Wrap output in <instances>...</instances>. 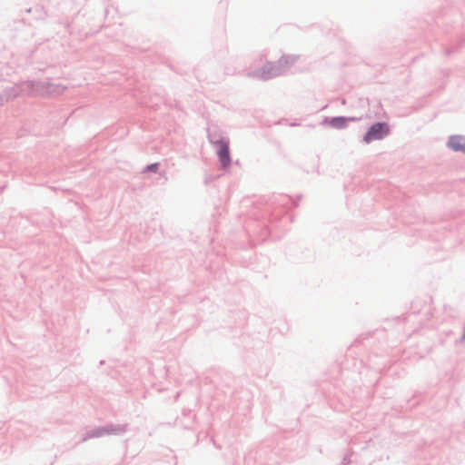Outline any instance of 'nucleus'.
Here are the masks:
<instances>
[{
    "label": "nucleus",
    "mask_w": 465,
    "mask_h": 465,
    "mask_svg": "<svg viewBox=\"0 0 465 465\" xmlns=\"http://www.w3.org/2000/svg\"><path fill=\"white\" fill-rule=\"evenodd\" d=\"M218 155L220 162L223 167H227L230 163V154L228 144L224 142H218Z\"/></svg>",
    "instance_id": "f03ea898"
},
{
    "label": "nucleus",
    "mask_w": 465,
    "mask_h": 465,
    "mask_svg": "<svg viewBox=\"0 0 465 465\" xmlns=\"http://www.w3.org/2000/svg\"><path fill=\"white\" fill-rule=\"evenodd\" d=\"M158 169V164L157 163H153V164H150L146 167V171L148 172H156Z\"/></svg>",
    "instance_id": "39448f33"
},
{
    "label": "nucleus",
    "mask_w": 465,
    "mask_h": 465,
    "mask_svg": "<svg viewBox=\"0 0 465 465\" xmlns=\"http://www.w3.org/2000/svg\"><path fill=\"white\" fill-rule=\"evenodd\" d=\"M449 145L454 151H463L465 149V139L462 136H453L450 139Z\"/></svg>",
    "instance_id": "7ed1b4c3"
},
{
    "label": "nucleus",
    "mask_w": 465,
    "mask_h": 465,
    "mask_svg": "<svg viewBox=\"0 0 465 465\" xmlns=\"http://www.w3.org/2000/svg\"><path fill=\"white\" fill-rule=\"evenodd\" d=\"M389 133V128L385 124H373L364 136L365 142L369 143L372 140L382 138Z\"/></svg>",
    "instance_id": "f257e3e1"
},
{
    "label": "nucleus",
    "mask_w": 465,
    "mask_h": 465,
    "mask_svg": "<svg viewBox=\"0 0 465 465\" xmlns=\"http://www.w3.org/2000/svg\"><path fill=\"white\" fill-rule=\"evenodd\" d=\"M332 124L336 127H341L344 125V120L342 118H336L332 120Z\"/></svg>",
    "instance_id": "20e7f679"
}]
</instances>
